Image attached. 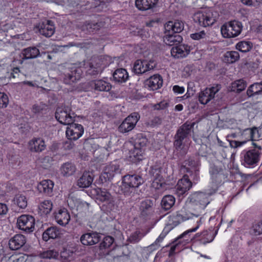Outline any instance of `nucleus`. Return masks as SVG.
I'll use <instances>...</instances> for the list:
<instances>
[{
  "mask_svg": "<svg viewBox=\"0 0 262 262\" xmlns=\"http://www.w3.org/2000/svg\"><path fill=\"white\" fill-rule=\"evenodd\" d=\"M195 124L194 122L187 121L178 128L173 137V147L176 150H183L184 154H186L185 143L189 140L191 133L193 132Z\"/></svg>",
  "mask_w": 262,
  "mask_h": 262,
  "instance_id": "f257e3e1",
  "label": "nucleus"
},
{
  "mask_svg": "<svg viewBox=\"0 0 262 262\" xmlns=\"http://www.w3.org/2000/svg\"><path fill=\"white\" fill-rule=\"evenodd\" d=\"M143 182V178L138 174H126L122 177L121 191L125 195L130 196Z\"/></svg>",
  "mask_w": 262,
  "mask_h": 262,
  "instance_id": "f03ea898",
  "label": "nucleus"
},
{
  "mask_svg": "<svg viewBox=\"0 0 262 262\" xmlns=\"http://www.w3.org/2000/svg\"><path fill=\"white\" fill-rule=\"evenodd\" d=\"M218 15L216 12L211 10L199 11L194 15V20L204 27L212 26L216 21Z\"/></svg>",
  "mask_w": 262,
  "mask_h": 262,
  "instance_id": "7ed1b4c3",
  "label": "nucleus"
},
{
  "mask_svg": "<svg viewBox=\"0 0 262 262\" xmlns=\"http://www.w3.org/2000/svg\"><path fill=\"white\" fill-rule=\"evenodd\" d=\"M243 26L241 22L233 20L224 24L221 29V33L225 38L238 36L241 33Z\"/></svg>",
  "mask_w": 262,
  "mask_h": 262,
  "instance_id": "20e7f679",
  "label": "nucleus"
},
{
  "mask_svg": "<svg viewBox=\"0 0 262 262\" xmlns=\"http://www.w3.org/2000/svg\"><path fill=\"white\" fill-rule=\"evenodd\" d=\"M148 143V139L142 134L137 135L134 140V149L130 157H134L136 160H141L142 155Z\"/></svg>",
  "mask_w": 262,
  "mask_h": 262,
  "instance_id": "39448f33",
  "label": "nucleus"
},
{
  "mask_svg": "<svg viewBox=\"0 0 262 262\" xmlns=\"http://www.w3.org/2000/svg\"><path fill=\"white\" fill-rule=\"evenodd\" d=\"M261 152L256 149L244 150L241 154L242 164L245 167L254 166L258 163Z\"/></svg>",
  "mask_w": 262,
  "mask_h": 262,
  "instance_id": "423d86ee",
  "label": "nucleus"
},
{
  "mask_svg": "<svg viewBox=\"0 0 262 262\" xmlns=\"http://www.w3.org/2000/svg\"><path fill=\"white\" fill-rule=\"evenodd\" d=\"M206 193L199 192L193 194L190 199V209L195 208L199 213L209 203L210 201Z\"/></svg>",
  "mask_w": 262,
  "mask_h": 262,
  "instance_id": "0eeeda50",
  "label": "nucleus"
},
{
  "mask_svg": "<svg viewBox=\"0 0 262 262\" xmlns=\"http://www.w3.org/2000/svg\"><path fill=\"white\" fill-rule=\"evenodd\" d=\"M55 118L61 124L69 125L74 121L75 113L68 107L57 108Z\"/></svg>",
  "mask_w": 262,
  "mask_h": 262,
  "instance_id": "6e6552de",
  "label": "nucleus"
},
{
  "mask_svg": "<svg viewBox=\"0 0 262 262\" xmlns=\"http://www.w3.org/2000/svg\"><path fill=\"white\" fill-rule=\"evenodd\" d=\"M139 118L140 116L137 113L131 114L119 126V132L121 133H126L132 130L135 127Z\"/></svg>",
  "mask_w": 262,
  "mask_h": 262,
  "instance_id": "1a4fd4ad",
  "label": "nucleus"
},
{
  "mask_svg": "<svg viewBox=\"0 0 262 262\" xmlns=\"http://www.w3.org/2000/svg\"><path fill=\"white\" fill-rule=\"evenodd\" d=\"M39 51L36 47H29L23 50L22 54L16 56L12 61L13 66L21 64L24 59L37 57L39 55Z\"/></svg>",
  "mask_w": 262,
  "mask_h": 262,
  "instance_id": "9d476101",
  "label": "nucleus"
},
{
  "mask_svg": "<svg viewBox=\"0 0 262 262\" xmlns=\"http://www.w3.org/2000/svg\"><path fill=\"white\" fill-rule=\"evenodd\" d=\"M17 224L19 229L30 233L34 229L35 219L31 215L23 214L18 217Z\"/></svg>",
  "mask_w": 262,
  "mask_h": 262,
  "instance_id": "9b49d317",
  "label": "nucleus"
},
{
  "mask_svg": "<svg viewBox=\"0 0 262 262\" xmlns=\"http://www.w3.org/2000/svg\"><path fill=\"white\" fill-rule=\"evenodd\" d=\"M121 169L118 164H110L107 165L100 176L102 183L112 180L115 175L120 174Z\"/></svg>",
  "mask_w": 262,
  "mask_h": 262,
  "instance_id": "f8f14e48",
  "label": "nucleus"
},
{
  "mask_svg": "<svg viewBox=\"0 0 262 262\" xmlns=\"http://www.w3.org/2000/svg\"><path fill=\"white\" fill-rule=\"evenodd\" d=\"M84 129L81 124L71 123L66 130V136L71 140H77L83 134Z\"/></svg>",
  "mask_w": 262,
  "mask_h": 262,
  "instance_id": "ddd939ff",
  "label": "nucleus"
},
{
  "mask_svg": "<svg viewBox=\"0 0 262 262\" xmlns=\"http://www.w3.org/2000/svg\"><path fill=\"white\" fill-rule=\"evenodd\" d=\"M81 67H71L69 68V71L64 75L63 77V82L66 84H72L77 82L81 78L82 70Z\"/></svg>",
  "mask_w": 262,
  "mask_h": 262,
  "instance_id": "4468645a",
  "label": "nucleus"
},
{
  "mask_svg": "<svg viewBox=\"0 0 262 262\" xmlns=\"http://www.w3.org/2000/svg\"><path fill=\"white\" fill-rule=\"evenodd\" d=\"M162 165L160 162H156L155 164L150 167L149 173L153 177V185L155 186L157 184L156 187L159 188L162 186L163 178L161 175Z\"/></svg>",
  "mask_w": 262,
  "mask_h": 262,
  "instance_id": "2eb2a0df",
  "label": "nucleus"
},
{
  "mask_svg": "<svg viewBox=\"0 0 262 262\" xmlns=\"http://www.w3.org/2000/svg\"><path fill=\"white\" fill-rule=\"evenodd\" d=\"M189 207L190 204L177 212L176 217L179 221H185L193 216H198L200 215V213L195 208L190 209Z\"/></svg>",
  "mask_w": 262,
  "mask_h": 262,
  "instance_id": "dca6fc26",
  "label": "nucleus"
},
{
  "mask_svg": "<svg viewBox=\"0 0 262 262\" xmlns=\"http://www.w3.org/2000/svg\"><path fill=\"white\" fill-rule=\"evenodd\" d=\"M223 166L222 165H213L210 170L211 179L213 183L221 184L225 179L226 177L224 174Z\"/></svg>",
  "mask_w": 262,
  "mask_h": 262,
  "instance_id": "f3484780",
  "label": "nucleus"
},
{
  "mask_svg": "<svg viewBox=\"0 0 262 262\" xmlns=\"http://www.w3.org/2000/svg\"><path fill=\"white\" fill-rule=\"evenodd\" d=\"M101 235L96 232H88L81 235L80 241L84 245H93L101 239Z\"/></svg>",
  "mask_w": 262,
  "mask_h": 262,
  "instance_id": "a211bd4d",
  "label": "nucleus"
},
{
  "mask_svg": "<svg viewBox=\"0 0 262 262\" xmlns=\"http://www.w3.org/2000/svg\"><path fill=\"white\" fill-rule=\"evenodd\" d=\"M192 187V182L189 178V176L185 174L183 178L179 180L177 186V192L179 195H183Z\"/></svg>",
  "mask_w": 262,
  "mask_h": 262,
  "instance_id": "6ab92c4d",
  "label": "nucleus"
},
{
  "mask_svg": "<svg viewBox=\"0 0 262 262\" xmlns=\"http://www.w3.org/2000/svg\"><path fill=\"white\" fill-rule=\"evenodd\" d=\"M39 33L46 37L51 36L54 33L55 27L53 22L50 20H44L38 25Z\"/></svg>",
  "mask_w": 262,
  "mask_h": 262,
  "instance_id": "aec40b11",
  "label": "nucleus"
},
{
  "mask_svg": "<svg viewBox=\"0 0 262 262\" xmlns=\"http://www.w3.org/2000/svg\"><path fill=\"white\" fill-rule=\"evenodd\" d=\"M190 48L189 46L180 44L174 46L171 49V54L175 58H183L186 56L190 52Z\"/></svg>",
  "mask_w": 262,
  "mask_h": 262,
  "instance_id": "412c9836",
  "label": "nucleus"
},
{
  "mask_svg": "<svg viewBox=\"0 0 262 262\" xmlns=\"http://www.w3.org/2000/svg\"><path fill=\"white\" fill-rule=\"evenodd\" d=\"M93 180V174L90 171H85L77 180V185L82 188H88L92 184Z\"/></svg>",
  "mask_w": 262,
  "mask_h": 262,
  "instance_id": "4be33fe9",
  "label": "nucleus"
},
{
  "mask_svg": "<svg viewBox=\"0 0 262 262\" xmlns=\"http://www.w3.org/2000/svg\"><path fill=\"white\" fill-rule=\"evenodd\" d=\"M163 84V79L159 75L150 76L145 81V85L150 90L155 91L160 88Z\"/></svg>",
  "mask_w": 262,
  "mask_h": 262,
  "instance_id": "5701e85b",
  "label": "nucleus"
},
{
  "mask_svg": "<svg viewBox=\"0 0 262 262\" xmlns=\"http://www.w3.org/2000/svg\"><path fill=\"white\" fill-rule=\"evenodd\" d=\"M153 205V201L151 200H146L142 201L140 206L141 217L145 219L148 218L152 212Z\"/></svg>",
  "mask_w": 262,
  "mask_h": 262,
  "instance_id": "b1692460",
  "label": "nucleus"
},
{
  "mask_svg": "<svg viewBox=\"0 0 262 262\" xmlns=\"http://www.w3.org/2000/svg\"><path fill=\"white\" fill-rule=\"evenodd\" d=\"M56 222L60 225L65 226L70 221V215L66 208L60 209L55 215Z\"/></svg>",
  "mask_w": 262,
  "mask_h": 262,
  "instance_id": "393cba45",
  "label": "nucleus"
},
{
  "mask_svg": "<svg viewBox=\"0 0 262 262\" xmlns=\"http://www.w3.org/2000/svg\"><path fill=\"white\" fill-rule=\"evenodd\" d=\"M26 239L22 234H16L9 242V248L12 250H16L22 247L26 243Z\"/></svg>",
  "mask_w": 262,
  "mask_h": 262,
  "instance_id": "a878e982",
  "label": "nucleus"
},
{
  "mask_svg": "<svg viewBox=\"0 0 262 262\" xmlns=\"http://www.w3.org/2000/svg\"><path fill=\"white\" fill-rule=\"evenodd\" d=\"M217 231L215 233H213V230L209 229V230H204L200 233H197L195 235L196 238H199V240L203 244H206L211 242L214 238Z\"/></svg>",
  "mask_w": 262,
  "mask_h": 262,
  "instance_id": "bb28decb",
  "label": "nucleus"
},
{
  "mask_svg": "<svg viewBox=\"0 0 262 262\" xmlns=\"http://www.w3.org/2000/svg\"><path fill=\"white\" fill-rule=\"evenodd\" d=\"M54 183L50 180H44L40 182L37 186L38 191L46 195L51 196L53 194Z\"/></svg>",
  "mask_w": 262,
  "mask_h": 262,
  "instance_id": "cd10ccee",
  "label": "nucleus"
},
{
  "mask_svg": "<svg viewBox=\"0 0 262 262\" xmlns=\"http://www.w3.org/2000/svg\"><path fill=\"white\" fill-rule=\"evenodd\" d=\"M184 28V23L179 20L169 21L165 26L166 32L176 34L182 32Z\"/></svg>",
  "mask_w": 262,
  "mask_h": 262,
  "instance_id": "c85d7f7f",
  "label": "nucleus"
},
{
  "mask_svg": "<svg viewBox=\"0 0 262 262\" xmlns=\"http://www.w3.org/2000/svg\"><path fill=\"white\" fill-rule=\"evenodd\" d=\"M185 165L181 166V170L184 172H190L191 169L187 167V166H189L197 170L196 168L200 165V161L199 158L196 156L195 157H189L184 162Z\"/></svg>",
  "mask_w": 262,
  "mask_h": 262,
  "instance_id": "c756f323",
  "label": "nucleus"
},
{
  "mask_svg": "<svg viewBox=\"0 0 262 262\" xmlns=\"http://www.w3.org/2000/svg\"><path fill=\"white\" fill-rule=\"evenodd\" d=\"M158 2V0H136L135 5L139 10L146 11L154 8Z\"/></svg>",
  "mask_w": 262,
  "mask_h": 262,
  "instance_id": "7c9ffc66",
  "label": "nucleus"
},
{
  "mask_svg": "<svg viewBox=\"0 0 262 262\" xmlns=\"http://www.w3.org/2000/svg\"><path fill=\"white\" fill-rule=\"evenodd\" d=\"M30 150L32 152H40L46 148L44 140L40 138H33L29 142Z\"/></svg>",
  "mask_w": 262,
  "mask_h": 262,
  "instance_id": "2f4dec72",
  "label": "nucleus"
},
{
  "mask_svg": "<svg viewBox=\"0 0 262 262\" xmlns=\"http://www.w3.org/2000/svg\"><path fill=\"white\" fill-rule=\"evenodd\" d=\"M167 32V34L164 37V42L168 46H178L183 40L182 37L178 34Z\"/></svg>",
  "mask_w": 262,
  "mask_h": 262,
  "instance_id": "473e14b6",
  "label": "nucleus"
},
{
  "mask_svg": "<svg viewBox=\"0 0 262 262\" xmlns=\"http://www.w3.org/2000/svg\"><path fill=\"white\" fill-rule=\"evenodd\" d=\"M252 134H253L252 128H248L244 129L242 133V136L245 138L246 140L240 142L235 140L230 141V145L231 147L237 148L244 144L247 141L252 140Z\"/></svg>",
  "mask_w": 262,
  "mask_h": 262,
  "instance_id": "72a5a7b5",
  "label": "nucleus"
},
{
  "mask_svg": "<svg viewBox=\"0 0 262 262\" xmlns=\"http://www.w3.org/2000/svg\"><path fill=\"white\" fill-rule=\"evenodd\" d=\"M76 171L75 165L71 162H67L61 165L60 168L61 174L65 177L73 175Z\"/></svg>",
  "mask_w": 262,
  "mask_h": 262,
  "instance_id": "f704fd0d",
  "label": "nucleus"
},
{
  "mask_svg": "<svg viewBox=\"0 0 262 262\" xmlns=\"http://www.w3.org/2000/svg\"><path fill=\"white\" fill-rule=\"evenodd\" d=\"M60 231L57 227L52 226L47 228L42 234V239L48 241L49 239H55L59 237Z\"/></svg>",
  "mask_w": 262,
  "mask_h": 262,
  "instance_id": "c9c22d12",
  "label": "nucleus"
},
{
  "mask_svg": "<svg viewBox=\"0 0 262 262\" xmlns=\"http://www.w3.org/2000/svg\"><path fill=\"white\" fill-rule=\"evenodd\" d=\"M91 86L95 91L108 92L112 88L111 84L102 80H94L91 82Z\"/></svg>",
  "mask_w": 262,
  "mask_h": 262,
  "instance_id": "e433bc0d",
  "label": "nucleus"
},
{
  "mask_svg": "<svg viewBox=\"0 0 262 262\" xmlns=\"http://www.w3.org/2000/svg\"><path fill=\"white\" fill-rule=\"evenodd\" d=\"M201 220H202V218H200L199 221L197 222L198 225L196 227H195L194 228H193L191 229H189V230H188L187 231H185L182 235H181L177 239H176L174 242H176V243L171 247L170 249L169 250V256H172L173 255H174V254L175 253V251H176V249L178 247H179L180 242H178V240L180 238H182V237L186 236L187 234H188L190 232H195L199 228V226H200V223L201 222Z\"/></svg>",
  "mask_w": 262,
  "mask_h": 262,
  "instance_id": "4c0bfd02",
  "label": "nucleus"
},
{
  "mask_svg": "<svg viewBox=\"0 0 262 262\" xmlns=\"http://www.w3.org/2000/svg\"><path fill=\"white\" fill-rule=\"evenodd\" d=\"M117 202L116 199L113 197L112 199L105 202L101 207V210L106 213L116 212L118 210Z\"/></svg>",
  "mask_w": 262,
  "mask_h": 262,
  "instance_id": "58836bf2",
  "label": "nucleus"
},
{
  "mask_svg": "<svg viewBox=\"0 0 262 262\" xmlns=\"http://www.w3.org/2000/svg\"><path fill=\"white\" fill-rule=\"evenodd\" d=\"M103 26L104 24L102 22H86L84 25H83L82 28L83 31H86L88 33H94L103 27Z\"/></svg>",
  "mask_w": 262,
  "mask_h": 262,
  "instance_id": "ea45409f",
  "label": "nucleus"
},
{
  "mask_svg": "<svg viewBox=\"0 0 262 262\" xmlns=\"http://www.w3.org/2000/svg\"><path fill=\"white\" fill-rule=\"evenodd\" d=\"M247 86V83L243 79L236 80L232 82L228 90L231 92L240 93L244 91Z\"/></svg>",
  "mask_w": 262,
  "mask_h": 262,
  "instance_id": "a19ab883",
  "label": "nucleus"
},
{
  "mask_svg": "<svg viewBox=\"0 0 262 262\" xmlns=\"http://www.w3.org/2000/svg\"><path fill=\"white\" fill-rule=\"evenodd\" d=\"M247 94L249 97L262 94V81L251 84L247 91Z\"/></svg>",
  "mask_w": 262,
  "mask_h": 262,
  "instance_id": "79ce46f5",
  "label": "nucleus"
},
{
  "mask_svg": "<svg viewBox=\"0 0 262 262\" xmlns=\"http://www.w3.org/2000/svg\"><path fill=\"white\" fill-rule=\"evenodd\" d=\"M175 202L176 199L173 195H166L163 197L161 200V207L165 211L169 210L173 206Z\"/></svg>",
  "mask_w": 262,
  "mask_h": 262,
  "instance_id": "37998d69",
  "label": "nucleus"
},
{
  "mask_svg": "<svg viewBox=\"0 0 262 262\" xmlns=\"http://www.w3.org/2000/svg\"><path fill=\"white\" fill-rule=\"evenodd\" d=\"M114 80L118 83H122L126 81L128 78V75L126 70L124 69L116 70L113 73Z\"/></svg>",
  "mask_w": 262,
  "mask_h": 262,
  "instance_id": "c03bdc74",
  "label": "nucleus"
},
{
  "mask_svg": "<svg viewBox=\"0 0 262 262\" xmlns=\"http://www.w3.org/2000/svg\"><path fill=\"white\" fill-rule=\"evenodd\" d=\"M239 59V54L235 51H228L224 55L223 61L227 63H233Z\"/></svg>",
  "mask_w": 262,
  "mask_h": 262,
  "instance_id": "a18cd8bd",
  "label": "nucleus"
},
{
  "mask_svg": "<svg viewBox=\"0 0 262 262\" xmlns=\"http://www.w3.org/2000/svg\"><path fill=\"white\" fill-rule=\"evenodd\" d=\"M146 232H142L140 230H137L130 234L129 236L128 237L127 241L132 244L138 243L146 235Z\"/></svg>",
  "mask_w": 262,
  "mask_h": 262,
  "instance_id": "49530a36",
  "label": "nucleus"
},
{
  "mask_svg": "<svg viewBox=\"0 0 262 262\" xmlns=\"http://www.w3.org/2000/svg\"><path fill=\"white\" fill-rule=\"evenodd\" d=\"M113 197L111 194L105 189L98 188L97 191V199L101 202L105 203L112 199Z\"/></svg>",
  "mask_w": 262,
  "mask_h": 262,
  "instance_id": "de8ad7c7",
  "label": "nucleus"
},
{
  "mask_svg": "<svg viewBox=\"0 0 262 262\" xmlns=\"http://www.w3.org/2000/svg\"><path fill=\"white\" fill-rule=\"evenodd\" d=\"M47 106L45 104H35L31 108V112L36 117L46 113Z\"/></svg>",
  "mask_w": 262,
  "mask_h": 262,
  "instance_id": "09e8293b",
  "label": "nucleus"
},
{
  "mask_svg": "<svg viewBox=\"0 0 262 262\" xmlns=\"http://www.w3.org/2000/svg\"><path fill=\"white\" fill-rule=\"evenodd\" d=\"M252 47L253 44L250 41H241L236 45V49L243 53L250 51Z\"/></svg>",
  "mask_w": 262,
  "mask_h": 262,
  "instance_id": "8fccbe9b",
  "label": "nucleus"
},
{
  "mask_svg": "<svg viewBox=\"0 0 262 262\" xmlns=\"http://www.w3.org/2000/svg\"><path fill=\"white\" fill-rule=\"evenodd\" d=\"M211 95L210 90L206 89L199 94V100L200 102L203 104H207L213 98Z\"/></svg>",
  "mask_w": 262,
  "mask_h": 262,
  "instance_id": "3c124183",
  "label": "nucleus"
},
{
  "mask_svg": "<svg viewBox=\"0 0 262 262\" xmlns=\"http://www.w3.org/2000/svg\"><path fill=\"white\" fill-rule=\"evenodd\" d=\"M13 202L21 209H24L27 206V199L26 196L22 194H16L13 199Z\"/></svg>",
  "mask_w": 262,
  "mask_h": 262,
  "instance_id": "603ef678",
  "label": "nucleus"
},
{
  "mask_svg": "<svg viewBox=\"0 0 262 262\" xmlns=\"http://www.w3.org/2000/svg\"><path fill=\"white\" fill-rule=\"evenodd\" d=\"M52 203L49 200H45L41 202L39 205V209L45 214L50 213L52 209Z\"/></svg>",
  "mask_w": 262,
  "mask_h": 262,
  "instance_id": "864d4df0",
  "label": "nucleus"
},
{
  "mask_svg": "<svg viewBox=\"0 0 262 262\" xmlns=\"http://www.w3.org/2000/svg\"><path fill=\"white\" fill-rule=\"evenodd\" d=\"M114 242V239L113 237L111 236H106L104 237L103 239V241L100 244V250L103 251V250H106L110 248L111 246L112 245Z\"/></svg>",
  "mask_w": 262,
  "mask_h": 262,
  "instance_id": "5fc2aeb1",
  "label": "nucleus"
},
{
  "mask_svg": "<svg viewBox=\"0 0 262 262\" xmlns=\"http://www.w3.org/2000/svg\"><path fill=\"white\" fill-rule=\"evenodd\" d=\"M154 67H133L132 71L138 75H148Z\"/></svg>",
  "mask_w": 262,
  "mask_h": 262,
  "instance_id": "6e6d98bb",
  "label": "nucleus"
},
{
  "mask_svg": "<svg viewBox=\"0 0 262 262\" xmlns=\"http://www.w3.org/2000/svg\"><path fill=\"white\" fill-rule=\"evenodd\" d=\"M101 60H102L103 64H119L120 57H114L113 59L108 55H103L101 56Z\"/></svg>",
  "mask_w": 262,
  "mask_h": 262,
  "instance_id": "4d7b16f0",
  "label": "nucleus"
},
{
  "mask_svg": "<svg viewBox=\"0 0 262 262\" xmlns=\"http://www.w3.org/2000/svg\"><path fill=\"white\" fill-rule=\"evenodd\" d=\"M58 253L54 250H47L41 253L40 256L42 258H56Z\"/></svg>",
  "mask_w": 262,
  "mask_h": 262,
  "instance_id": "13d9d810",
  "label": "nucleus"
},
{
  "mask_svg": "<svg viewBox=\"0 0 262 262\" xmlns=\"http://www.w3.org/2000/svg\"><path fill=\"white\" fill-rule=\"evenodd\" d=\"M252 231L255 235H259L262 234V220L253 225Z\"/></svg>",
  "mask_w": 262,
  "mask_h": 262,
  "instance_id": "bf43d9fd",
  "label": "nucleus"
},
{
  "mask_svg": "<svg viewBox=\"0 0 262 262\" xmlns=\"http://www.w3.org/2000/svg\"><path fill=\"white\" fill-rule=\"evenodd\" d=\"M9 103L8 96L4 93L0 92V108H6Z\"/></svg>",
  "mask_w": 262,
  "mask_h": 262,
  "instance_id": "052dcab7",
  "label": "nucleus"
},
{
  "mask_svg": "<svg viewBox=\"0 0 262 262\" xmlns=\"http://www.w3.org/2000/svg\"><path fill=\"white\" fill-rule=\"evenodd\" d=\"M99 67H89L86 71L88 75L91 76H96L100 74L102 72V70L99 68Z\"/></svg>",
  "mask_w": 262,
  "mask_h": 262,
  "instance_id": "680f3d73",
  "label": "nucleus"
},
{
  "mask_svg": "<svg viewBox=\"0 0 262 262\" xmlns=\"http://www.w3.org/2000/svg\"><path fill=\"white\" fill-rule=\"evenodd\" d=\"M242 3L249 6H258L262 3V0H241Z\"/></svg>",
  "mask_w": 262,
  "mask_h": 262,
  "instance_id": "e2e57ef3",
  "label": "nucleus"
},
{
  "mask_svg": "<svg viewBox=\"0 0 262 262\" xmlns=\"http://www.w3.org/2000/svg\"><path fill=\"white\" fill-rule=\"evenodd\" d=\"M206 36V33L204 31H201L199 32L192 33L190 35V37L194 40H200L202 38H205Z\"/></svg>",
  "mask_w": 262,
  "mask_h": 262,
  "instance_id": "0e129e2a",
  "label": "nucleus"
},
{
  "mask_svg": "<svg viewBox=\"0 0 262 262\" xmlns=\"http://www.w3.org/2000/svg\"><path fill=\"white\" fill-rule=\"evenodd\" d=\"M20 72V70L17 67H13L11 69L10 72H7V76L8 78H15L17 75H18V73Z\"/></svg>",
  "mask_w": 262,
  "mask_h": 262,
  "instance_id": "69168bd1",
  "label": "nucleus"
},
{
  "mask_svg": "<svg viewBox=\"0 0 262 262\" xmlns=\"http://www.w3.org/2000/svg\"><path fill=\"white\" fill-rule=\"evenodd\" d=\"M190 68V67H183V69L181 70L182 77L186 78L191 75L192 70Z\"/></svg>",
  "mask_w": 262,
  "mask_h": 262,
  "instance_id": "338daca9",
  "label": "nucleus"
},
{
  "mask_svg": "<svg viewBox=\"0 0 262 262\" xmlns=\"http://www.w3.org/2000/svg\"><path fill=\"white\" fill-rule=\"evenodd\" d=\"M199 155L202 157H206L208 154L207 146L206 144L201 146L198 151Z\"/></svg>",
  "mask_w": 262,
  "mask_h": 262,
  "instance_id": "774afa93",
  "label": "nucleus"
}]
</instances>
